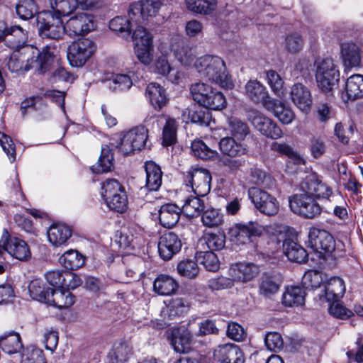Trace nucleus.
I'll use <instances>...</instances> for the list:
<instances>
[{
	"instance_id": "nucleus-1",
	"label": "nucleus",
	"mask_w": 363,
	"mask_h": 363,
	"mask_svg": "<svg viewBox=\"0 0 363 363\" xmlns=\"http://www.w3.org/2000/svg\"><path fill=\"white\" fill-rule=\"evenodd\" d=\"M53 62L54 55L48 48L40 52L37 48L27 45L14 50L6 66L10 72L17 74H23L32 68L45 73L50 69Z\"/></svg>"
},
{
	"instance_id": "nucleus-2",
	"label": "nucleus",
	"mask_w": 363,
	"mask_h": 363,
	"mask_svg": "<svg viewBox=\"0 0 363 363\" xmlns=\"http://www.w3.org/2000/svg\"><path fill=\"white\" fill-rule=\"evenodd\" d=\"M194 67L201 77L219 84L225 89H232L233 83L226 72L225 63L216 55H204L196 59Z\"/></svg>"
},
{
	"instance_id": "nucleus-3",
	"label": "nucleus",
	"mask_w": 363,
	"mask_h": 363,
	"mask_svg": "<svg viewBox=\"0 0 363 363\" xmlns=\"http://www.w3.org/2000/svg\"><path fill=\"white\" fill-rule=\"evenodd\" d=\"M318 86L323 91H329L339 79V71L332 58H318L314 62Z\"/></svg>"
},
{
	"instance_id": "nucleus-4",
	"label": "nucleus",
	"mask_w": 363,
	"mask_h": 363,
	"mask_svg": "<svg viewBox=\"0 0 363 363\" xmlns=\"http://www.w3.org/2000/svg\"><path fill=\"white\" fill-rule=\"evenodd\" d=\"M39 35L43 38L59 39L67 33L65 24L60 16L51 11L40 13L37 17Z\"/></svg>"
},
{
	"instance_id": "nucleus-5",
	"label": "nucleus",
	"mask_w": 363,
	"mask_h": 363,
	"mask_svg": "<svg viewBox=\"0 0 363 363\" xmlns=\"http://www.w3.org/2000/svg\"><path fill=\"white\" fill-rule=\"evenodd\" d=\"M147 137V130L145 127H135L123 134L116 147L124 155L134 153L144 147Z\"/></svg>"
},
{
	"instance_id": "nucleus-6",
	"label": "nucleus",
	"mask_w": 363,
	"mask_h": 363,
	"mask_svg": "<svg viewBox=\"0 0 363 363\" xmlns=\"http://www.w3.org/2000/svg\"><path fill=\"white\" fill-rule=\"evenodd\" d=\"M95 43L89 38L73 42L67 48V59L72 67H81L96 50Z\"/></svg>"
},
{
	"instance_id": "nucleus-7",
	"label": "nucleus",
	"mask_w": 363,
	"mask_h": 363,
	"mask_svg": "<svg viewBox=\"0 0 363 363\" xmlns=\"http://www.w3.org/2000/svg\"><path fill=\"white\" fill-rule=\"evenodd\" d=\"M289 206L292 211L306 218H313L322 211V208L315 199L306 192L291 197Z\"/></svg>"
},
{
	"instance_id": "nucleus-8",
	"label": "nucleus",
	"mask_w": 363,
	"mask_h": 363,
	"mask_svg": "<svg viewBox=\"0 0 363 363\" xmlns=\"http://www.w3.org/2000/svg\"><path fill=\"white\" fill-rule=\"evenodd\" d=\"M248 196L260 213L272 216L279 212V201L267 191L259 188H250L248 190Z\"/></svg>"
},
{
	"instance_id": "nucleus-9",
	"label": "nucleus",
	"mask_w": 363,
	"mask_h": 363,
	"mask_svg": "<svg viewBox=\"0 0 363 363\" xmlns=\"http://www.w3.org/2000/svg\"><path fill=\"white\" fill-rule=\"evenodd\" d=\"M211 179V173L204 168H191L185 174L186 185L198 196H203L210 191Z\"/></svg>"
},
{
	"instance_id": "nucleus-10",
	"label": "nucleus",
	"mask_w": 363,
	"mask_h": 363,
	"mask_svg": "<svg viewBox=\"0 0 363 363\" xmlns=\"http://www.w3.org/2000/svg\"><path fill=\"white\" fill-rule=\"evenodd\" d=\"M264 230L262 225L257 222L237 223L230 228L228 235L237 245H245L251 242L253 237L259 236Z\"/></svg>"
},
{
	"instance_id": "nucleus-11",
	"label": "nucleus",
	"mask_w": 363,
	"mask_h": 363,
	"mask_svg": "<svg viewBox=\"0 0 363 363\" xmlns=\"http://www.w3.org/2000/svg\"><path fill=\"white\" fill-rule=\"evenodd\" d=\"M162 4L160 0H140L130 4L128 14L135 24H140L148 17L155 16Z\"/></svg>"
},
{
	"instance_id": "nucleus-12",
	"label": "nucleus",
	"mask_w": 363,
	"mask_h": 363,
	"mask_svg": "<svg viewBox=\"0 0 363 363\" xmlns=\"http://www.w3.org/2000/svg\"><path fill=\"white\" fill-rule=\"evenodd\" d=\"M96 27L94 16L84 12L78 13L65 23L67 34L71 37L87 34L94 30Z\"/></svg>"
},
{
	"instance_id": "nucleus-13",
	"label": "nucleus",
	"mask_w": 363,
	"mask_h": 363,
	"mask_svg": "<svg viewBox=\"0 0 363 363\" xmlns=\"http://www.w3.org/2000/svg\"><path fill=\"white\" fill-rule=\"evenodd\" d=\"M308 246L315 252L322 254H330L335 249L333 237L326 230L311 228L308 233Z\"/></svg>"
},
{
	"instance_id": "nucleus-14",
	"label": "nucleus",
	"mask_w": 363,
	"mask_h": 363,
	"mask_svg": "<svg viewBox=\"0 0 363 363\" xmlns=\"http://www.w3.org/2000/svg\"><path fill=\"white\" fill-rule=\"evenodd\" d=\"M302 189L315 199H329L332 189L315 174L307 176L301 184Z\"/></svg>"
},
{
	"instance_id": "nucleus-15",
	"label": "nucleus",
	"mask_w": 363,
	"mask_h": 363,
	"mask_svg": "<svg viewBox=\"0 0 363 363\" xmlns=\"http://www.w3.org/2000/svg\"><path fill=\"white\" fill-rule=\"evenodd\" d=\"M182 245V241L176 233L167 232L160 238L158 252L164 260H169L180 251Z\"/></svg>"
},
{
	"instance_id": "nucleus-16",
	"label": "nucleus",
	"mask_w": 363,
	"mask_h": 363,
	"mask_svg": "<svg viewBox=\"0 0 363 363\" xmlns=\"http://www.w3.org/2000/svg\"><path fill=\"white\" fill-rule=\"evenodd\" d=\"M259 272V267L250 262H239L232 264L228 275L235 282L247 283L256 277Z\"/></svg>"
},
{
	"instance_id": "nucleus-17",
	"label": "nucleus",
	"mask_w": 363,
	"mask_h": 363,
	"mask_svg": "<svg viewBox=\"0 0 363 363\" xmlns=\"http://www.w3.org/2000/svg\"><path fill=\"white\" fill-rule=\"evenodd\" d=\"M252 123L262 135L271 139L277 140L283 135V132L277 123L260 113H255Z\"/></svg>"
},
{
	"instance_id": "nucleus-18",
	"label": "nucleus",
	"mask_w": 363,
	"mask_h": 363,
	"mask_svg": "<svg viewBox=\"0 0 363 363\" xmlns=\"http://www.w3.org/2000/svg\"><path fill=\"white\" fill-rule=\"evenodd\" d=\"M213 356L221 363H245V361L242 350L234 344L219 345L214 350Z\"/></svg>"
},
{
	"instance_id": "nucleus-19",
	"label": "nucleus",
	"mask_w": 363,
	"mask_h": 363,
	"mask_svg": "<svg viewBox=\"0 0 363 363\" xmlns=\"http://www.w3.org/2000/svg\"><path fill=\"white\" fill-rule=\"evenodd\" d=\"M264 107L267 111H272L283 124H290L296 117L291 108L286 106L281 101L272 97H268L265 99Z\"/></svg>"
},
{
	"instance_id": "nucleus-20",
	"label": "nucleus",
	"mask_w": 363,
	"mask_h": 363,
	"mask_svg": "<svg viewBox=\"0 0 363 363\" xmlns=\"http://www.w3.org/2000/svg\"><path fill=\"white\" fill-rule=\"evenodd\" d=\"M362 47V44L359 42L345 41L341 43V56L344 65L347 68L360 65Z\"/></svg>"
},
{
	"instance_id": "nucleus-21",
	"label": "nucleus",
	"mask_w": 363,
	"mask_h": 363,
	"mask_svg": "<svg viewBox=\"0 0 363 363\" xmlns=\"http://www.w3.org/2000/svg\"><path fill=\"white\" fill-rule=\"evenodd\" d=\"M290 97L294 104L303 112L310 111L312 96L309 89L301 83H296L291 87Z\"/></svg>"
},
{
	"instance_id": "nucleus-22",
	"label": "nucleus",
	"mask_w": 363,
	"mask_h": 363,
	"mask_svg": "<svg viewBox=\"0 0 363 363\" xmlns=\"http://www.w3.org/2000/svg\"><path fill=\"white\" fill-rule=\"evenodd\" d=\"M4 42L9 48L17 50L20 48L28 45L26 44L28 40L27 31L19 26H13L9 28L4 23Z\"/></svg>"
},
{
	"instance_id": "nucleus-23",
	"label": "nucleus",
	"mask_w": 363,
	"mask_h": 363,
	"mask_svg": "<svg viewBox=\"0 0 363 363\" xmlns=\"http://www.w3.org/2000/svg\"><path fill=\"white\" fill-rule=\"evenodd\" d=\"M47 234L48 240L53 246L60 247L71 238L72 230L65 224L55 223L49 228Z\"/></svg>"
},
{
	"instance_id": "nucleus-24",
	"label": "nucleus",
	"mask_w": 363,
	"mask_h": 363,
	"mask_svg": "<svg viewBox=\"0 0 363 363\" xmlns=\"http://www.w3.org/2000/svg\"><path fill=\"white\" fill-rule=\"evenodd\" d=\"M363 97V76L353 74L350 77L345 84V93L342 94V99L345 102L354 101Z\"/></svg>"
},
{
	"instance_id": "nucleus-25",
	"label": "nucleus",
	"mask_w": 363,
	"mask_h": 363,
	"mask_svg": "<svg viewBox=\"0 0 363 363\" xmlns=\"http://www.w3.org/2000/svg\"><path fill=\"white\" fill-rule=\"evenodd\" d=\"M146 184L140 190L157 191L162 185V172L160 166L152 161L145 163Z\"/></svg>"
},
{
	"instance_id": "nucleus-26",
	"label": "nucleus",
	"mask_w": 363,
	"mask_h": 363,
	"mask_svg": "<svg viewBox=\"0 0 363 363\" xmlns=\"http://www.w3.org/2000/svg\"><path fill=\"white\" fill-rule=\"evenodd\" d=\"M182 209L173 203H165L159 209L160 224L167 228L174 226L179 220Z\"/></svg>"
},
{
	"instance_id": "nucleus-27",
	"label": "nucleus",
	"mask_w": 363,
	"mask_h": 363,
	"mask_svg": "<svg viewBox=\"0 0 363 363\" xmlns=\"http://www.w3.org/2000/svg\"><path fill=\"white\" fill-rule=\"evenodd\" d=\"M219 147L221 152L228 157H240L247 152V145L237 142L233 137H225L220 139Z\"/></svg>"
},
{
	"instance_id": "nucleus-28",
	"label": "nucleus",
	"mask_w": 363,
	"mask_h": 363,
	"mask_svg": "<svg viewBox=\"0 0 363 363\" xmlns=\"http://www.w3.org/2000/svg\"><path fill=\"white\" fill-rule=\"evenodd\" d=\"M245 94L252 101L255 103L262 102L263 106L265 99L271 97L266 87L257 79H250L246 83Z\"/></svg>"
},
{
	"instance_id": "nucleus-29",
	"label": "nucleus",
	"mask_w": 363,
	"mask_h": 363,
	"mask_svg": "<svg viewBox=\"0 0 363 363\" xmlns=\"http://www.w3.org/2000/svg\"><path fill=\"white\" fill-rule=\"evenodd\" d=\"M7 252L13 257L24 261L30 257L28 244L16 237H8Z\"/></svg>"
},
{
	"instance_id": "nucleus-30",
	"label": "nucleus",
	"mask_w": 363,
	"mask_h": 363,
	"mask_svg": "<svg viewBox=\"0 0 363 363\" xmlns=\"http://www.w3.org/2000/svg\"><path fill=\"white\" fill-rule=\"evenodd\" d=\"M48 299V304L58 308H69L75 302V296L69 290H62L60 288L52 289Z\"/></svg>"
},
{
	"instance_id": "nucleus-31",
	"label": "nucleus",
	"mask_w": 363,
	"mask_h": 363,
	"mask_svg": "<svg viewBox=\"0 0 363 363\" xmlns=\"http://www.w3.org/2000/svg\"><path fill=\"white\" fill-rule=\"evenodd\" d=\"M283 251L291 262L302 263L306 262L308 254L306 250L293 240L288 238L283 242Z\"/></svg>"
},
{
	"instance_id": "nucleus-32",
	"label": "nucleus",
	"mask_w": 363,
	"mask_h": 363,
	"mask_svg": "<svg viewBox=\"0 0 363 363\" xmlns=\"http://www.w3.org/2000/svg\"><path fill=\"white\" fill-rule=\"evenodd\" d=\"M145 94L155 109L160 110L167 104L165 89L157 83H150L147 86Z\"/></svg>"
},
{
	"instance_id": "nucleus-33",
	"label": "nucleus",
	"mask_w": 363,
	"mask_h": 363,
	"mask_svg": "<svg viewBox=\"0 0 363 363\" xmlns=\"http://www.w3.org/2000/svg\"><path fill=\"white\" fill-rule=\"evenodd\" d=\"M192 336L187 330H178L172 334V345L178 353H186L191 350Z\"/></svg>"
},
{
	"instance_id": "nucleus-34",
	"label": "nucleus",
	"mask_w": 363,
	"mask_h": 363,
	"mask_svg": "<svg viewBox=\"0 0 363 363\" xmlns=\"http://www.w3.org/2000/svg\"><path fill=\"white\" fill-rule=\"evenodd\" d=\"M345 292V285L342 279L340 277L330 278L324 290V296L327 301L330 302L339 299Z\"/></svg>"
},
{
	"instance_id": "nucleus-35",
	"label": "nucleus",
	"mask_w": 363,
	"mask_h": 363,
	"mask_svg": "<svg viewBox=\"0 0 363 363\" xmlns=\"http://www.w3.org/2000/svg\"><path fill=\"white\" fill-rule=\"evenodd\" d=\"M186 8L192 13L211 15L217 8V0H185Z\"/></svg>"
},
{
	"instance_id": "nucleus-36",
	"label": "nucleus",
	"mask_w": 363,
	"mask_h": 363,
	"mask_svg": "<svg viewBox=\"0 0 363 363\" xmlns=\"http://www.w3.org/2000/svg\"><path fill=\"white\" fill-rule=\"evenodd\" d=\"M178 286V283L172 277L165 274L158 276L153 284L155 291L162 296L172 294Z\"/></svg>"
},
{
	"instance_id": "nucleus-37",
	"label": "nucleus",
	"mask_w": 363,
	"mask_h": 363,
	"mask_svg": "<svg viewBox=\"0 0 363 363\" xmlns=\"http://www.w3.org/2000/svg\"><path fill=\"white\" fill-rule=\"evenodd\" d=\"M306 292L300 286H289L282 295V303L286 306H301L305 302Z\"/></svg>"
},
{
	"instance_id": "nucleus-38",
	"label": "nucleus",
	"mask_w": 363,
	"mask_h": 363,
	"mask_svg": "<svg viewBox=\"0 0 363 363\" xmlns=\"http://www.w3.org/2000/svg\"><path fill=\"white\" fill-rule=\"evenodd\" d=\"M60 263L68 270H76L84 264V257L77 250H69L59 259Z\"/></svg>"
},
{
	"instance_id": "nucleus-39",
	"label": "nucleus",
	"mask_w": 363,
	"mask_h": 363,
	"mask_svg": "<svg viewBox=\"0 0 363 363\" xmlns=\"http://www.w3.org/2000/svg\"><path fill=\"white\" fill-rule=\"evenodd\" d=\"M113 168V154L108 146L104 145L101 148V155L97 164L91 167L92 171L96 174L111 172Z\"/></svg>"
},
{
	"instance_id": "nucleus-40",
	"label": "nucleus",
	"mask_w": 363,
	"mask_h": 363,
	"mask_svg": "<svg viewBox=\"0 0 363 363\" xmlns=\"http://www.w3.org/2000/svg\"><path fill=\"white\" fill-rule=\"evenodd\" d=\"M202 245H206L209 251L220 250L225 245V235L223 232L206 233L199 240Z\"/></svg>"
},
{
	"instance_id": "nucleus-41",
	"label": "nucleus",
	"mask_w": 363,
	"mask_h": 363,
	"mask_svg": "<svg viewBox=\"0 0 363 363\" xmlns=\"http://www.w3.org/2000/svg\"><path fill=\"white\" fill-rule=\"evenodd\" d=\"M132 354V348L126 343L119 342L114 345L107 358L109 363H124Z\"/></svg>"
},
{
	"instance_id": "nucleus-42",
	"label": "nucleus",
	"mask_w": 363,
	"mask_h": 363,
	"mask_svg": "<svg viewBox=\"0 0 363 363\" xmlns=\"http://www.w3.org/2000/svg\"><path fill=\"white\" fill-rule=\"evenodd\" d=\"M266 79L272 92L279 98L283 99L286 96L284 81L280 74L273 69L264 72Z\"/></svg>"
},
{
	"instance_id": "nucleus-43",
	"label": "nucleus",
	"mask_w": 363,
	"mask_h": 363,
	"mask_svg": "<svg viewBox=\"0 0 363 363\" xmlns=\"http://www.w3.org/2000/svg\"><path fill=\"white\" fill-rule=\"evenodd\" d=\"M49 4L52 13L60 17L70 15L78 7L76 0H49Z\"/></svg>"
},
{
	"instance_id": "nucleus-44",
	"label": "nucleus",
	"mask_w": 363,
	"mask_h": 363,
	"mask_svg": "<svg viewBox=\"0 0 363 363\" xmlns=\"http://www.w3.org/2000/svg\"><path fill=\"white\" fill-rule=\"evenodd\" d=\"M0 347L4 352L11 354L20 351L22 347L21 337L16 333H10L0 338Z\"/></svg>"
},
{
	"instance_id": "nucleus-45",
	"label": "nucleus",
	"mask_w": 363,
	"mask_h": 363,
	"mask_svg": "<svg viewBox=\"0 0 363 363\" xmlns=\"http://www.w3.org/2000/svg\"><path fill=\"white\" fill-rule=\"evenodd\" d=\"M106 86L113 91H121L129 89L133 82L130 76L125 74H116L106 81Z\"/></svg>"
},
{
	"instance_id": "nucleus-46",
	"label": "nucleus",
	"mask_w": 363,
	"mask_h": 363,
	"mask_svg": "<svg viewBox=\"0 0 363 363\" xmlns=\"http://www.w3.org/2000/svg\"><path fill=\"white\" fill-rule=\"evenodd\" d=\"M204 210V203L201 199L198 196L188 197L184 205L182 206V211L184 213L190 218H194L199 216Z\"/></svg>"
},
{
	"instance_id": "nucleus-47",
	"label": "nucleus",
	"mask_w": 363,
	"mask_h": 363,
	"mask_svg": "<svg viewBox=\"0 0 363 363\" xmlns=\"http://www.w3.org/2000/svg\"><path fill=\"white\" fill-rule=\"evenodd\" d=\"M213 89L211 86L203 82H196L190 88L193 99L202 106L206 103Z\"/></svg>"
},
{
	"instance_id": "nucleus-48",
	"label": "nucleus",
	"mask_w": 363,
	"mask_h": 363,
	"mask_svg": "<svg viewBox=\"0 0 363 363\" xmlns=\"http://www.w3.org/2000/svg\"><path fill=\"white\" fill-rule=\"evenodd\" d=\"M172 50L176 58L184 65H189L194 60V53L192 49L184 41L181 40L178 45L173 46Z\"/></svg>"
},
{
	"instance_id": "nucleus-49",
	"label": "nucleus",
	"mask_w": 363,
	"mask_h": 363,
	"mask_svg": "<svg viewBox=\"0 0 363 363\" xmlns=\"http://www.w3.org/2000/svg\"><path fill=\"white\" fill-rule=\"evenodd\" d=\"M134 24H135V22L133 19H130L128 14V17L116 16L111 19L109 22V28L115 32L129 35Z\"/></svg>"
},
{
	"instance_id": "nucleus-50",
	"label": "nucleus",
	"mask_w": 363,
	"mask_h": 363,
	"mask_svg": "<svg viewBox=\"0 0 363 363\" xmlns=\"http://www.w3.org/2000/svg\"><path fill=\"white\" fill-rule=\"evenodd\" d=\"M28 290L30 296L33 299L48 303V298L51 294L52 289H45L43 284L40 280L35 279L30 283Z\"/></svg>"
},
{
	"instance_id": "nucleus-51",
	"label": "nucleus",
	"mask_w": 363,
	"mask_h": 363,
	"mask_svg": "<svg viewBox=\"0 0 363 363\" xmlns=\"http://www.w3.org/2000/svg\"><path fill=\"white\" fill-rule=\"evenodd\" d=\"M191 151L194 155L202 160H209L217 156L218 152L209 147L201 140H194L191 143Z\"/></svg>"
},
{
	"instance_id": "nucleus-52",
	"label": "nucleus",
	"mask_w": 363,
	"mask_h": 363,
	"mask_svg": "<svg viewBox=\"0 0 363 363\" xmlns=\"http://www.w3.org/2000/svg\"><path fill=\"white\" fill-rule=\"evenodd\" d=\"M201 221L203 225L208 228H218L223 222V215L215 208H209L203 211L201 216Z\"/></svg>"
},
{
	"instance_id": "nucleus-53",
	"label": "nucleus",
	"mask_w": 363,
	"mask_h": 363,
	"mask_svg": "<svg viewBox=\"0 0 363 363\" xmlns=\"http://www.w3.org/2000/svg\"><path fill=\"white\" fill-rule=\"evenodd\" d=\"M16 11L21 19L28 20L38 13V6L34 0H23L16 5Z\"/></svg>"
},
{
	"instance_id": "nucleus-54",
	"label": "nucleus",
	"mask_w": 363,
	"mask_h": 363,
	"mask_svg": "<svg viewBox=\"0 0 363 363\" xmlns=\"http://www.w3.org/2000/svg\"><path fill=\"white\" fill-rule=\"evenodd\" d=\"M304 46V40L302 35L298 33L288 34L284 38V48L291 54L301 52Z\"/></svg>"
},
{
	"instance_id": "nucleus-55",
	"label": "nucleus",
	"mask_w": 363,
	"mask_h": 363,
	"mask_svg": "<svg viewBox=\"0 0 363 363\" xmlns=\"http://www.w3.org/2000/svg\"><path fill=\"white\" fill-rule=\"evenodd\" d=\"M177 122L175 119L168 118L163 128V145L169 146L175 143L177 140Z\"/></svg>"
},
{
	"instance_id": "nucleus-56",
	"label": "nucleus",
	"mask_w": 363,
	"mask_h": 363,
	"mask_svg": "<svg viewBox=\"0 0 363 363\" xmlns=\"http://www.w3.org/2000/svg\"><path fill=\"white\" fill-rule=\"evenodd\" d=\"M221 165L230 172H236L242 171V169L249 164L248 160L240 157H228L220 160Z\"/></svg>"
},
{
	"instance_id": "nucleus-57",
	"label": "nucleus",
	"mask_w": 363,
	"mask_h": 363,
	"mask_svg": "<svg viewBox=\"0 0 363 363\" xmlns=\"http://www.w3.org/2000/svg\"><path fill=\"white\" fill-rule=\"evenodd\" d=\"M101 190V196L104 201L124 191L121 184L114 179H108L103 182Z\"/></svg>"
},
{
	"instance_id": "nucleus-58",
	"label": "nucleus",
	"mask_w": 363,
	"mask_h": 363,
	"mask_svg": "<svg viewBox=\"0 0 363 363\" xmlns=\"http://www.w3.org/2000/svg\"><path fill=\"white\" fill-rule=\"evenodd\" d=\"M189 117L192 123L202 126H208L211 122V114L209 109L199 107L189 112Z\"/></svg>"
},
{
	"instance_id": "nucleus-59",
	"label": "nucleus",
	"mask_w": 363,
	"mask_h": 363,
	"mask_svg": "<svg viewBox=\"0 0 363 363\" xmlns=\"http://www.w3.org/2000/svg\"><path fill=\"white\" fill-rule=\"evenodd\" d=\"M178 273L186 278H195L199 272L196 262L192 259H186L181 261L177 265Z\"/></svg>"
},
{
	"instance_id": "nucleus-60",
	"label": "nucleus",
	"mask_w": 363,
	"mask_h": 363,
	"mask_svg": "<svg viewBox=\"0 0 363 363\" xmlns=\"http://www.w3.org/2000/svg\"><path fill=\"white\" fill-rule=\"evenodd\" d=\"M228 129L231 134L239 140H243L250 133L247 125L235 118L229 120Z\"/></svg>"
},
{
	"instance_id": "nucleus-61",
	"label": "nucleus",
	"mask_w": 363,
	"mask_h": 363,
	"mask_svg": "<svg viewBox=\"0 0 363 363\" xmlns=\"http://www.w3.org/2000/svg\"><path fill=\"white\" fill-rule=\"evenodd\" d=\"M135 53L138 60L145 65H149L153 61V44L135 46Z\"/></svg>"
},
{
	"instance_id": "nucleus-62",
	"label": "nucleus",
	"mask_w": 363,
	"mask_h": 363,
	"mask_svg": "<svg viewBox=\"0 0 363 363\" xmlns=\"http://www.w3.org/2000/svg\"><path fill=\"white\" fill-rule=\"evenodd\" d=\"M133 30L132 39L135 46L140 45L153 44V36L145 28L137 24Z\"/></svg>"
},
{
	"instance_id": "nucleus-63",
	"label": "nucleus",
	"mask_w": 363,
	"mask_h": 363,
	"mask_svg": "<svg viewBox=\"0 0 363 363\" xmlns=\"http://www.w3.org/2000/svg\"><path fill=\"white\" fill-rule=\"evenodd\" d=\"M107 206L118 213H123L128 208V199L125 191L104 201Z\"/></svg>"
},
{
	"instance_id": "nucleus-64",
	"label": "nucleus",
	"mask_w": 363,
	"mask_h": 363,
	"mask_svg": "<svg viewBox=\"0 0 363 363\" xmlns=\"http://www.w3.org/2000/svg\"><path fill=\"white\" fill-rule=\"evenodd\" d=\"M225 105L226 100L224 95L220 91L213 89L203 107L208 109L220 110L225 108Z\"/></svg>"
}]
</instances>
